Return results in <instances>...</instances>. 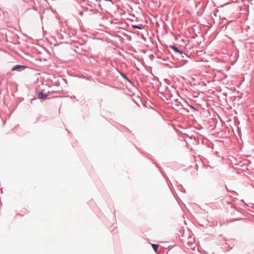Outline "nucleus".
<instances>
[{"mask_svg": "<svg viewBox=\"0 0 254 254\" xmlns=\"http://www.w3.org/2000/svg\"><path fill=\"white\" fill-rule=\"evenodd\" d=\"M169 47L170 49L174 50L175 52L179 53L180 54H183L184 53V52L180 50L178 48L174 46H170Z\"/></svg>", "mask_w": 254, "mask_h": 254, "instance_id": "obj_1", "label": "nucleus"}, {"mask_svg": "<svg viewBox=\"0 0 254 254\" xmlns=\"http://www.w3.org/2000/svg\"><path fill=\"white\" fill-rule=\"evenodd\" d=\"M148 35L149 33H144V34H142V38L145 41H147L151 39V37H149Z\"/></svg>", "mask_w": 254, "mask_h": 254, "instance_id": "obj_2", "label": "nucleus"}, {"mask_svg": "<svg viewBox=\"0 0 254 254\" xmlns=\"http://www.w3.org/2000/svg\"><path fill=\"white\" fill-rule=\"evenodd\" d=\"M25 67L23 65H16L15 66H14L12 68V71H14V70H19V69L20 68H25Z\"/></svg>", "mask_w": 254, "mask_h": 254, "instance_id": "obj_3", "label": "nucleus"}, {"mask_svg": "<svg viewBox=\"0 0 254 254\" xmlns=\"http://www.w3.org/2000/svg\"><path fill=\"white\" fill-rule=\"evenodd\" d=\"M47 95L41 92H39L38 94V97L40 99H45L47 97Z\"/></svg>", "mask_w": 254, "mask_h": 254, "instance_id": "obj_4", "label": "nucleus"}, {"mask_svg": "<svg viewBox=\"0 0 254 254\" xmlns=\"http://www.w3.org/2000/svg\"><path fill=\"white\" fill-rule=\"evenodd\" d=\"M152 247L153 248L154 251L155 252H157L158 248V247H159L158 245H156V244H152Z\"/></svg>", "mask_w": 254, "mask_h": 254, "instance_id": "obj_5", "label": "nucleus"}, {"mask_svg": "<svg viewBox=\"0 0 254 254\" xmlns=\"http://www.w3.org/2000/svg\"><path fill=\"white\" fill-rule=\"evenodd\" d=\"M133 27L135 28H137V29H141V27L140 26H138V25H133Z\"/></svg>", "mask_w": 254, "mask_h": 254, "instance_id": "obj_6", "label": "nucleus"}]
</instances>
